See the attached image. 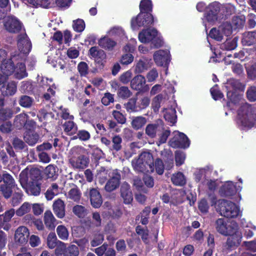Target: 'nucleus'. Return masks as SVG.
I'll return each instance as SVG.
<instances>
[{"mask_svg":"<svg viewBox=\"0 0 256 256\" xmlns=\"http://www.w3.org/2000/svg\"><path fill=\"white\" fill-rule=\"evenodd\" d=\"M40 176V171L36 169L30 170H24L20 174V182L22 186L29 195L38 196L40 192V188L38 182Z\"/></svg>","mask_w":256,"mask_h":256,"instance_id":"f257e3e1","label":"nucleus"},{"mask_svg":"<svg viewBox=\"0 0 256 256\" xmlns=\"http://www.w3.org/2000/svg\"><path fill=\"white\" fill-rule=\"evenodd\" d=\"M212 205H214L216 212L224 217L235 218L242 215L240 207L231 201L225 200H216V198H212Z\"/></svg>","mask_w":256,"mask_h":256,"instance_id":"f03ea898","label":"nucleus"},{"mask_svg":"<svg viewBox=\"0 0 256 256\" xmlns=\"http://www.w3.org/2000/svg\"><path fill=\"white\" fill-rule=\"evenodd\" d=\"M237 124L242 128H251L256 124V107L248 104L242 105L238 112Z\"/></svg>","mask_w":256,"mask_h":256,"instance_id":"7ed1b4c3","label":"nucleus"},{"mask_svg":"<svg viewBox=\"0 0 256 256\" xmlns=\"http://www.w3.org/2000/svg\"><path fill=\"white\" fill-rule=\"evenodd\" d=\"M132 166L137 172H152L154 171L153 158L148 152L142 153L138 158L132 161Z\"/></svg>","mask_w":256,"mask_h":256,"instance_id":"20e7f679","label":"nucleus"},{"mask_svg":"<svg viewBox=\"0 0 256 256\" xmlns=\"http://www.w3.org/2000/svg\"><path fill=\"white\" fill-rule=\"evenodd\" d=\"M138 40L142 43L152 42L156 48L161 46L162 40L160 34L154 28L144 30L138 34Z\"/></svg>","mask_w":256,"mask_h":256,"instance_id":"39448f33","label":"nucleus"},{"mask_svg":"<svg viewBox=\"0 0 256 256\" xmlns=\"http://www.w3.org/2000/svg\"><path fill=\"white\" fill-rule=\"evenodd\" d=\"M216 231L224 236L234 234L238 228L237 223L234 221L229 222L223 218L216 220L214 224Z\"/></svg>","mask_w":256,"mask_h":256,"instance_id":"423d86ee","label":"nucleus"},{"mask_svg":"<svg viewBox=\"0 0 256 256\" xmlns=\"http://www.w3.org/2000/svg\"><path fill=\"white\" fill-rule=\"evenodd\" d=\"M232 33V28L230 24L226 22L217 28H212L210 33L209 36L216 40H222L224 37L228 36Z\"/></svg>","mask_w":256,"mask_h":256,"instance_id":"0eeeda50","label":"nucleus"},{"mask_svg":"<svg viewBox=\"0 0 256 256\" xmlns=\"http://www.w3.org/2000/svg\"><path fill=\"white\" fill-rule=\"evenodd\" d=\"M154 22L152 16L150 13L140 12L131 20L132 28L135 30L142 26H145Z\"/></svg>","mask_w":256,"mask_h":256,"instance_id":"6e6552de","label":"nucleus"},{"mask_svg":"<svg viewBox=\"0 0 256 256\" xmlns=\"http://www.w3.org/2000/svg\"><path fill=\"white\" fill-rule=\"evenodd\" d=\"M173 138L170 141V144L173 148H187L190 146V142L186 134L178 131H174Z\"/></svg>","mask_w":256,"mask_h":256,"instance_id":"1a4fd4ad","label":"nucleus"},{"mask_svg":"<svg viewBox=\"0 0 256 256\" xmlns=\"http://www.w3.org/2000/svg\"><path fill=\"white\" fill-rule=\"evenodd\" d=\"M14 65L12 58L4 60L2 62L0 70L2 74H0V84H3L6 80L8 76L12 75Z\"/></svg>","mask_w":256,"mask_h":256,"instance_id":"9d476101","label":"nucleus"},{"mask_svg":"<svg viewBox=\"0 0 256 256\" xmlns=\"http://www.w3.org/2000/svg\"><path fill=\"white\" fill-rule=\"evenodd\" d=\"M170 52L168 50H160L154 54L153 58L158 66H166L170 61Z\"/></svg>","mask_w":256,"mask_h":256,"instance_id":"9b49d317","label":"nucleus"},{"mask_svg":"<svg viewBox=\"0 0 256 256\" xmlns=\"http://www.w3.org/2000/svg\"><path fill=\"white\" fill-rule=\"evenodd\" d=\"M228 236H230V237L228 238L226 243L224 246V250H228L238 246L242 238V234L238 230V228L236 230V232H234V234H229Z\"/></svg>","mask_w":256,"mask_h":256,"instance_id":"f8f14e48","label":"nucleus"},{"mask_svg":"<svg viewBox=\"0 0 256 256\" xmlns=\"http://www.w3.org/2000/svg\"><path fill=\"white\" fill-rule=\"evenodd\" d=\"M4 27L6 29L10 32H18L20 28V22L14 16H8L4 20Z\"/></svg>","mask_w":256,"mask_h":256,"instance_id":"ddd939ff","label":"nucleus"},{"mask_svg":"<svg viewBox=\"0 0 256 256\" xmlns=\"http://www.w3.org/2000/svg\"><path fill=\"white\" fill-rule=\"evenodd\" d=\"M29 235L28 230L26 227L20 226L15 232V242L18 244H24L27 242Z\"/></svg>","mask_w":256,"mask_h":256,"instance_id":"4468645a","label":"nucleus"},{"mask_svg":"<svg viewBox=\"0 0 256 256\" xmlns=\"http://www.w3.org/2000/svg\"><path fill=\"white\" fill-rule=\"evenodd\" d=\"M18 46L19 50L24 54L29 53L32 44L26 34H20L18 39Z\"/></svg>","mask_w":256,"mask_h":256,"instance_id":"2eb2a0df","label":"nucleus"},{"mask_svg":"<svg viewBox=\"0 0 256 256\" xmlns=\"http://www.w3.org/2000/svg\"><path fill=\"white\" fill-rule=\"evenodd\" d=\"M89 54L98 64L103 65L106 62V55L105 52L96 46L91 48L89 50Z\"/></svg>","mask_w":256,"mask_h":256,"instance_id":"dca6fc26","label":"nucleus"},{"mask_svg":"<svg viewBox=\"0 0 256 256\" xmlns=\"http://www.w3.org/2000/svg\"><path fill=\"white\" fill-rule=\"evenodd\" d=\"M185 194V192L182 190H176L174 192L175 196L172 197L170 200L167 194H164L162 196V199L164 203L170 202L174 204H176L182 202Z\"/></svg>","mask_w":256,"mask_h":256,"instance_id":"f3484780","label":"nucleus"},{"mask_svg":"<svg viewBox=\"0 0 256 256\" xmlns=\"http://www.w3.org/2000/svg\"><path fill=\"white\" fill-rule=\"evenodd\" d=\"M164 130V125L161 120L156 123L148 124L146 128V134L150 138H154L157 133Z\"/></svg>","mask_w":256,"mask_h":256,"instance_id":"a211bd4d","label":"nucleus"},{"mask_svg":"<svg viewBox=\"0 0 256 256\" xmlns=\"http://www.w3.org/2000/svg\"><path fill=\"white\" fill-rule=\"evenodd\" d=\"M72 166L76 168L83 169L86 168L88 164V159L87 157L80 155L73 156L70 160Z\"/></svg>","mask_w":256,"mask_h":256,"instance_id":"6ab92c4d","label":"nucleus"},{"mask_svg":"<svg viewBox=\"0 0 256 256\" xmlns=\"http://www.w3.org/2000/svg\"><path fill=\"white\" fill-rule=\"evenodd\" d=\"M151 60L145 57H142L136 62L134 72L136 73H142L150 68Z\"/></svg>","mask_w":256,"mask_h":256,"instance_id":"aec40b11","label":"nucleus"},{"mask_svg":"<svg viewBox=\"0 0 256 256\" xmlns=\"http://www.w3.org/2000/svg\"><path fill=\"white\" fill-rule=\"evenodd\" d=\"M120 176L117 171H112L110 179L108 182L105 189L108 192H112L116 189L120 184Z\"/></svg>","mask_w":256,"mask_h":256,"instance_id":"412c9836","label":"nucleus"},{"mask_svg":"<svg viewBox=\"0 0 256 256\" xmlns=\"http://www.w3.org/2000/svg\"><path fill=\"white\" fill-rule=\"evenodd\" d=\"M121 196L124 199V202L129 204L133 200L132 193L130 189V186L127 182H124L120 188Z\"/></svg>","mask_w":256,"mask_h":256,"instance_id":"4be33fe9","label":"nucleus"},{"mask_svg":"<svg viewBox=\"0 0 256 256\" xmlns=\"http://www.w3.org/2000/svg\"><path fill=\"white\" fill-rule=\"evenodd\" d=\"M236 188V186L232 182L224 183L220 188V192L225 196H230L234 194L237 190H240L242 188Z\"/></svg>","mask_w":256,"mask_h":256,"instance_id":"5701e85b","label":"nucleus"},{"mask_svg":"<svg viewBox=\"0 0 256 256\" xmlns=\"http://www.w3.org/2000/svg\"><path fill=\"white\" fill-rule=\"evenodd\" d=\"M52 207L54 214L58 218H62L64 216L65 204L63 200L60 199L56 200Z\"/></svg>","mask_w":256,"mask_h":256,"instance_id":"b1692460","label":"nucleus"},{"mask_svg":"<svg viewBox=\"0 0 256 256\" xmlns=\"http://www.w3.org/2000/svg\"><path fill=\"white\" fill-rule=\"evenodd\" d=\"M240 226L244 230V235L247 238H250L254 236L252 230H256V226L250 222L242 218L240 220Z\"/></svg>","mask_w":256,"mask_h":256,"instance_id":"393cba45","label":"nucleus"},{"mask_svg":"<svg viewBox=\"0 0 256 256\" xmlns=\"http://www.w3.org/2000/svg\"><path fill=\"white\" fill-rule=\"evenodd\" d=\"M25 64L22 62H18L14 65L12 75L18 79H22L27 76Z\"/></svg>","mask_w":256,"mask_h":256,"instance_id":"a878e982","label":"nucleus"},{"mask_svg":"<svg viewBox=\"0 0 256 256\" xmlns=\"http://www.w3.org/2000/svg\"><path fill=\"white\" fill-rule=\"evenodd\" d=\"M91 204L94 208H98L102 204V196L100 192L95 188H92L90 192Z\"/></svg>","mask_w":256,"mask_h":256,"instance_id":"bb28decb","label":"nucleus"},{"mask_svg":"<svg viewBox=\"0 0 256 256\" xmlns=\"http://www.w3.org/2000/svg\"><path fill=\"white\" fill-rule=\"evenodd\" d=\"M242 44L245 46H251L256 43V31L246 32L243 34Z\"/></svg>","mask_w":256,"mask_h":256,"instance_id":"cd10ccee","label":"nucleus"},{"mask_svg":"<svg viewBox=\"0 0 256 256\" xmlns=\"http://www.w3.org/2000/svg\"><path fill=\"white\" fill-rule=\"evenodd\" d=\"M146 83L145 78L142 75H138L131 80L130 85L132 89L140 90Z\"/></svg>","mask_w":256,"mask_h":256,"instance_id":"c85d7f7f","label":"nucleus"},{"mask_svg":"<svg viewBox=\"0 0 256 256\" xmlns=\"http://www.w3.org/2000/svg\"><path fill=\"white\" fill-rule=\"evenodd\" d=\"M112 173V172L111 170H106L104 168H100V170H98L96 177L100 183L103 184L105 182L108 176L111 178Z\"/></svg>","mask_w":256,"mask_h":256,"instance_id":"c756f323","label":"nucleus"},{"mask_svg":"<svg viewBox=\"0 0 256 256\" xmlns=\"http://www.w3.org/2000/svg\"><path fill=\"white\" fill-rule=\"evenodd\" d=\"M44 224L47 228L53 229L56 226V220L50 210H46L44 214Z\"/></svg>","mask_w":256,"mask_h":256,"instance_id":"7c9ffc66","label":"nucleus"},{"mask_svg":"<svg viewBox=\"0 0 256 256\" xmlns=\"http://www.w3.org/2000/svg\"><path fill=\"white\" fill-rule=\"evenodd\" d=\"M164 116L165 120L170 122L172 124L176 122V111L174 108H170L168 109H165L163 111Z\"/></svg>","mask_w":256,"mask_h":256,"instance_id":"2f4dec72","label":"nucleus"},{"mask_svg":"<svg viewBox=\"0 0 256 256\" xmlns=\"http://www.w3.org/2000/svg\"><path fill=\"white\" fill-rule=\"evenodd\" d=\"M98 44L102 48L106 50H112L116 45V42L108 38V37H104L98 40Z\"/></svg>","mask_w":256,"mask_h":256,"instance_id":"473e14b6","label":"nucleus"},{"mask_svg":"<svg viewBox=\"0 0 256 256\" xmlns=\"http://www.w3.org/2000/svg\"><path fill=\"white\" fill-rule=\"evenodd\" d=\"M26 4L33 7L41 6L44 8L50 4L48 0H22Z\"/></svg>","mask_w":256,"mask_h":256,"instance_id":"72a5a7b5","label":"nucleus"},{"mask_svg":"<svg viewBox=\"0 0 256 256\" xmlns=\"http://www.w3.org/2000/svg\"><path fill=\"white\" fill-rule=\"evenodd\" d=\"M108 34L110 36H113L115 38H119L122 40L126 39L125 33L122 28L120 27H114L111 28L108 32Z\"/></svg>","mask_w":256,"mask_h":256,"instance_id":"f704fd0d","label":"nucleus"},{"mask_svg":"<svg viewBox=\"0 0 256 256\" xmlns=\"http://www.w3.org/2000/svg\"><path fill=\"white\" fill-rule=\"evenodd\" d=\"M39 136L34 132H29L24 136V140L30 146H34L38 142Z\"/></svg>","mask_w":256,"mask_h":256,"instance_id":"c9c22d12","label":"nucleus"},{"mask_svg":"<svg viewBox=\"0 0 256 256\" xmlns=\"http://www.w3.org/2000/svg\"><path fill=\"white\" fill-rule=\"evenodd\" d=\"M28 120V116L26 114L22 113L18 115L14 121V126L20 129L25 124Z\"/></svg>","mask_w":256,"mask_h":256,"instance_id":"e433bc0d","label":"nucleus"},{"mask_svg":"<svg viewBox=\"0 0 256 256\" xmlns=\"http://www.w3.org/2000/svg\"><path fill=\"white\" fill-rule=\"evenodd\" d=\"M245 22V18L244 16H235L232 18V23L230 24L232 30L242 27Z\"/></svg>","mask_w":256,"mask_h":256,"instance_id":"4c0bfd02","label":"nucleus"},{"mask_svg":"<svg viewBox=\"0 0 256 256\" xmlns=\"http://www.w3.org/2000/svg\"><path fill=\"white\" fill-rule=\"evenodd\" d=\"M64 131L68 135H72L76 133L78 128L76 124L72 121L66 122L63 124Z\"/></svg>","mask_w":256,"mask_h":256,"instance_id":"58836bf2","label":"nucleus"},{"mask_svg":"<svg viewBox=\"0 0 256 256\" xmlns=\"http://www.w3.org/2000/svg\"><path fill=\"white\" fill-rule=\"evenodd\" d=\"M218 4L213 3L210 4L208 8V10L212 11V14H208L206 16V19L208 22H212L216 19V12L218 10Z\"/></svg>","mask_w":256,"mask_h":256,"instance_id":"ea45409f","label":"nucleus"},{"mask_svg":"<svg viewBox=\"0 0 256 256\" xmlns=\"http://www.w3.org/2000/svg\"><path fill=\"white\" fill-rule=\"evenodd\" d=\"M172 181L175 185L180 186L184 185L186 182L184 174L180 172L173 174L172 177Z\"/></svg>","mask_w":256,"mask_h":256,"instance_id":"a19ab883","label":"nucleus"},{"mask_svg":"<svg viewBox=\"0 0 256 256\" xmlns=\"http://www.w3.org/2000/svg\"><path fill=\"white\" fill-rule=\"evenodd\" d=\"M238 38L236 37L232 39H228L221 45V48L228 50L235 49L237 46Z\"/></svg>","mask_w":256,"mask_h":256,"instance_id":"79ce46f5","label":"nucleus"},{"mask_svg":"<svg viewBox=\"0 0 256 256\" xmlns=\"http://www.w3.org/2000/svg\"><path fill=\"white\" fill-rule=\"evenodd\" d=\"M60 192L58 186L56 184H53L45 194L46 198L48 200H52L55 196Z\"/></svg>","mask_w":256,"mask_h":256,"instance_id":"37998d69","label":"nucleus"},{"mask_svg":"<svg viewBox=\"0 0 256 256\" xmlns=\"http://www.w3.org/2000/svg\"><path fill=\"white\" fill-rule=\"evenodd\" d=\"M146 122V120L142 116H137L133 118L132 122V127L135 130L141 128Z\"/></svg>","mask_w":256,"mask_h":256,"instance_id":"c03bdc74","label":"nucleus"},{"mask_svg":"<svg viewBox=\"0 0 256 256\" xmlns=\"http://www.w3.org/2000/svg\"><path fill=\"white\" fill-rule=\"evenodd\" d=\"M56 233L61 240H67L68 239L69 233L65 226L63 225L58 226L56 228Z\"/></svg>","mask_w":256,"mask_h":256,"instance_id":"a18cd8bd","label":"nucleus"},{"mask_svg":"<svg viewBox=\"0 0 256 256\" xmlns=\"http://www.w3.org/2000/svg\"><path fill=\"white\" fill-rule=\"evenodd\" d=\"M56 236L54 232H50L47 238L46 243L48 248L50 249L54 248L56 244H58V242Z\"/></svg>","mask_w":256,"mask_h":256,"instance_id":"49530a36","label":"nucleus"},{"mask_svg":"<svg viewBox=\"0 0 256 256\" xmlns=\"http://www.w3.org/2000/svg\"><path fill=\"white\" fill-rule=\"evenodd\" d=\"M134 60V56L132 54L125 52L120 57V62L122 65L128 66L131 64Z\"/></svg>","mask_w":256,"mask_h":256,"instance_id":"de8ad7c7","label":"nucleus"},{"mask_svg":"<svg viewBox=\"0 0 256 256\" xmlns=\"http://www.w3.org/2000/svg\"><path fill=\"white\" fill-rule=\"evenodd\" d=\"M140 12L150 13L152 10V2L150 0H142L140 4Z\"/></svg>","mask_w":256,"mask_h":256,"instance_id":"09e8293b","label":"nucleus"},{"mask_svg":"<svg viewBox=\"0 0 256 256\" xmlns=\"http://www.w3.org/2000/svg\"><path fill=\"white\" fill-rule=\"evenodd\" d=\"M14 187L15 186L2 184L0 187V190L4 196L8 198L11 196L12 192V188H14Z\"/></svg>","mask_w":256,"mask_h":256,"instance_id":"8fccbe9b","label":"nucleus"},{"mask_svg":"<svg viewBox=\"0 0 256 256\" xmlns=\"http://www.w3.org/2000/svg\"><path fill=\"white\" fill-rule=\"evenodd\" d=\"M73 28L78 32H82L85 28L84 22L82 19H78L73 21Z\"/></svg>","mask_w":256,"mask_h":256,"instance_id":"3c124183","label":"nucleus"},{"mask_svg":"<svg viewBox=\"0 0 256 256\" xmlns=\"http://www.w3.org/2000/svg\"><path fill=\"white\" fill-rule=\"evenodd\" d=\"M73 212L79 218H84L87 214V211L82 206L76 205L73 208Z\"/></svg>","mask_w":256,"mask_h":256,"instance_id":"603ef678","label":"nucleus"},{"mask_svg":"<svg viewBox=\"0 0 256 256\" xmlns=\"http://www.w3.org/2000/svg\"><path fill=\"white\" fill-rule=\"evenodd\" d=\"M79 250L75 245H71L65 250L64 256H78Z\"/></svg>","mask_w":256,"mask_h":256,"instance_id":"864d4df0","label":"nucleus"},{"mask_svg":"<svg viewBox=\"0 0 256 256\" xmlns=\"http://www.w3.org/2000/svg\"><path fill=\"white\" fill-rule=\"evenodd\" d=\"M31 209L30 204L28 202H24L23 204L16 210V214L18 216H22L24 214L28 212Z\"/></svg>","mask_w":256,"mask_h":256,"instance_id":"5fc2aeb1","label":"nucleus"},{"mask_svg":"<svg viewBox=\"0 0 256 256\" xmlns=\"http://www.w3.org/2000/svg\"><path fill=\"white\" fill-rule=\"evenodd\" d=\"M2 90V92L6 95H12L16 92V84L14 82H10L8 84L6 87V90L4 91V90Z\"/></svg>","mask_w":256,"mask_h":256,"instance_id":"6e6d98bb","label":"nucleus"},{"mask_svg":"<svg viewBox=\"0 0 256 256\" xmlns=\"http://www.w3.org/2000/svg\"><path fill=\"white\" fill-rule=\"evenodd\" d=\"M80 197V192L76 188H72L68 192V198L74 201L78 200Z\"/></svg>","mask_w":256,"mask_h":256,"instance_id":"4d7b16f0","label":"nucleus"},{"mask_svg":"<svg viewBox=\"0 0 256 256\" xmlns=\"http://www.w3.org/2000/svg\"><path fill=\"white\" fill-rule=\"evenodd\" d=\"M132 76V73L131 70H127L122 73L120 76V80L123 84H128L131 80Z\"/></svg>","mask_w":256,"mask_h":256,"instance_id":"13d9d810","label":"nucleus"},{"mask_svg":"<svg viewBox=\"0 0 256 256\" xmlns=\"http://www.w3.org/2000/svg\"><path fill=\"white\" fill-rule=\"evenodd\" d=\"M56 167L50 164L47 166L44 170V174L48 178H54L56 174Z\"/></svg>","mask_w":256,"mask_h":256,"instance_id":"bf43d9fd","label":"nucleus"},{"mask_svg":"<svg viewBox=\"0 0 256 256\" xmlns=\"http://www.w3.org/2000/svg\"><path fill=\"white\" fill-rule=\"evenodd\" d=\"M56 247L55 254L56 255L60 256L62 254L64 255L65 250L67 249L66 244L61 241H58Z\"/></svg>","mask_w":256,"mask_h":256,"instance_id":"052dcab7","label":"nucleus"},{"mask_svg":"<svg viewBox=\"0 0 256 256\" xmlns=\"http://www.w3.org/2000/svg\"><path fill=\"white\" fill-rule=\"evenodd\" d=\"M186 158V155L182 152L177 151L175 154V160L176 165L180 166L184 164Z\"/></svg>","mask_w":256,"mask_h":256,"instance_id":"680f3d73","label":"nucleus"},{"mask_svg":"<svg viewBox=\"0 0 256 256\" xmlns=\"http://www.w3.org/2000/svg\"><path fill=\"white\" fill-rule=\"evenodd\" d=\"M19 103L21 106L27 108L30 106L32 105V100L30 97L28 96H23L20 98Z\"/></svg>","mask_w":256,"mask_h":256,"instance_id":"e2e57ef3","label":"nucleus"},{"mask_svg":"<svg viewBox=\"0 0 256 256\" xmlns=\"http://www.w3.org/2000/svg\"><path fill=\"white\" fill-rule=\"evenodd\" d=\"M2 180H3L4 184L10 185L12 186H16L14 180L10 174L8 173H5L3 174V176L2 178Z\"/></svg>","mask_w":256,"mask_h":256,"instance_id":"0e129e2a","label":"nucleus"},{"mask_svg":"<svg viewBox=\"0 0 256 256\" xmlns=\"http://www.w3.org/2000/svg\"><path fill=\"white\" fill-rule=\"evenodd\" d=\"M162 100V95H158L153 99L152 107L155 112H157L158 110Z\"/></svg>","mask_w":256,"mask_h":256,"instance_id":"69168bd1","label":"nucleus"},{"mask_svg":"<svg viewBox=\"0 0 256 256\" xmlns=\"http://www.w3.org/2000/svg\"><path fill=\"white\" fill-rule=\"evenodd\" d=\"M118 95L120 97L126 98L130 96L131 92L128 87L122 86L118 90Z\"/></svg>","mask_w":256,"mask_h":256,"instance_id":"338daca9","label":"nucleus"},{"mask_svg":"<svg viewBox=\"0 0 256 256\" xmlns=\"http://www.w3.org/2000/svg\"><path fill=\"white\" fill-rule=\"evenodd\" d=\"M247 98L250 101L254 102L256 100V87L251 86L248 90Z\"/></svg>","mask_w":256,"mask_h":256,"instance_id":"774afa93","label":"nucleus"}]
</instances>
